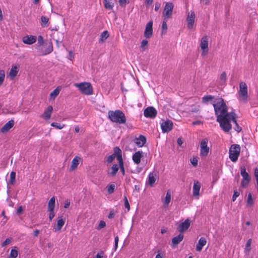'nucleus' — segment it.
Instances as JSON below:
<instances>
[{"instance_id": "obj_1", "label": "nucleus", "mask_w": 258, "mask_h": 258, "mask_svg": "<svg viewBox=\"0 0 258 258\" xmlns=\"http://www.w3.org/2000/svg\"><path fill=\"white\" fill-rule=\"evenodd\" d=\"M217 121L219 123L220 126L225 132H229L232 128L230 121H232L231 116H234V112H228V107L223 99L219 98L218 101L213 103Z\"/></svg>"}, {"instance_id": "obj_2", "label": "nucleus", "mask_w": 258, "mask_h": 258, "mask_svg": "<svg viewBox=\"0 0 258 258\" xmlns=\"http://www.w3.org/2000/svg\"><path fill=\"white\" fill-rule=\"evenodd\" d=\"M108 113V118L112 122L119 124H124L126 123V117L122 111L120 110H110Z\"/></svg>"}, {"instance_id": "obj_3", "label": "nucleus", "mask_w": 258, "mask_h": 258, "mask_svg": "<svg viewBox=\"0 0 258 258\" xmlns=\"http://www.w3.org/2000/svg\"><path fill=\"white\" fill-rule=\"evenodd\" d=\"M74 85L78 88L82 94L87 95H90L93 94V88L90 83L83 82L81 83H75Z\"/></svg>"}, {"instance_id": "obj_4", "label": "nucleus", "mask_w": 258, "mask_h": 258, "mask_svg": "<svg viewBox=\"0 0 258 258\" xmlns=\"http://www.w3.org/2000/svg\"><path fill=\"white\" fill-rule=\"evenodd\" d=\"M240 152V147L239 145L233 144L229 149V158L233 162H235L239 156Z\"/></svg>"}, {"instance_id": "obj_5", "label": "nucleus", "mask_w": 258, "mask_h": 258, "mask_svg": "<svg viewBox=\"0 0 258 258\" xmlns=\"http://www.w3.org/2000/svg\"><path fill=\"white\" fill-rule=\"evenodd\" d=\"M115 158H116L118 163L120 159H121V160L122 159V151L118 147H115L113 148V153L107 157V161L110 163Z\"/></svg>"}, {"instance_id": "obj_6", "label": "nucleus", "mask_w": 258, "mask_h": 258, "mask_svg": "<svg viewBox=\"0 0 258 258\" xmlns=\"http://www.w3.org/2000/svg\"><path fill=\"white\" fill-rule=\"evenodd\" d=\"M240 174L242 177V179L241 182V186L245 188L248 185L250 181V177L246 171V169L244 167H240Z\"/></svg>"}, {"instance_id": "obj_7", "label": "nucleus", "mask_w": 258, "mask_h": 258, "mask_svg": "<svg viewBox=\"0 0 258 258\" xmlns=\"http://www.w3.org/2000/svg\"><path fill=\"white\" fill-rule=\"evenodd\" d=\"M208 141L207 138H204L200 143V156L201 157H206L209 153L210 148L208 147Z\"/></svg>"}, {"instance_id": "obj_8", "label": "nucleus", "mask_w": 258, "mask_h": 258, "mask_svg": "<svg viewBox=\"0 0 258 258\" xmlns=\"http://www.w3.org/2000/svg\"><path fill=\"white\" fill-rule=\"evenodd\" d=\"M173 7L174 6L172 3L167 2L166 3L163 12V15L164 17V20H167L168 19L171 17Z\"/></svg>"}, {"instance_id": "obj_9", "label": "nucleus", "mask_w": 258, "mask_h": 258, "mask_svg": "<svg viewBox=\"0 0 258 258\" xmlns=\"http://www.w3.org/2000/svg\"><path fill=\"white\" fill-rule=\"evenodd\" d=\"M173 122L169 119H167L161 123V127L163 133H168L173 128Z\"/></svg>"}, {"instance_id": "obj_10", "label": "nucleus", "mask_w": 258, "mask_h": 258, "mask_svg": "<svg viewBox=\"0 0 258 258\" xmlns=\"http://www.w3.org/2000/svg\"><path fill=\"white\" fill-rule=\"evenodd\" d=\"M157 114V110L152 106L146 108L144 111V116L151 118H155Z\"/></svg>"}, {"instance_id": "obj_11", "label": "nucleus", "mask_w": 258, "mask_h": 258, "mask_svg": "<svg viewBox=\"0 0 258 258\" xmlns=\"http://www.w3.org/2000/svg\"><path fill=\"white\" fill-rule=\"evenodd\" d=\"M195 14L194 11H191L188 13L186 22H187V27L188 29H191L195 23Z\"/></svg>"}, {"instance_id": "obj_12", "label": "nucleus", "mask_w": 258, "mask_h": 258, "mask_svg": "<svg viewBox=\"0 0 258 258\" xmlns=\"http://www.w3.org/2000/svg\"><path fill=\"white\" fill-rule=\"evenodd\" d=\"M45 45H47V46L46 48H41L40 49H39L38 51L40 55H45L52 52L53 49L52 43L51 42H49L48 44L46 43Z\"/></svg>"}, {"instance_id": "obj_13", "label": "nucleus", "mask_w": 258, "mask_h": 258, "mask_svg": "<svg viewBox=\"0 0 258 258\" xmlns=\"http://www.w3.org/2000/svg\"><path fill=\"white\" fill-rule=\"evenodd\" d=\"M239 96L243 97L244 100L247 98V87L245 83L241 82L239 84Z\"/></svg>"}, {"instance_id": "obj_14", "label": "nucleus", "mask_w": 258, "mask_h": 258, "mask_svg": "<svg viewBox=\"0 0 258 258\" xmlns=\"http://www.w3.org/2000/svg\"><path fill=\"white\" fill-rule=\"evenodd\" d=\"M153 22L152 21H149L146 26L145 30L144 31V36L146 38H150L153 35Z\"/></svg>"}, {"instance_id": "obj_15", "label": "nucleus", "mask_w": 258, "mask_h": 258, "mask_svg": "<svg viewBox=\"0 0 258 258\" xmlns=\"http://www.w3.org/2000/svg\"><path fill=\"white\" fill-rule=\"evenodd\" d=\"M190 222L188 219H186L183 222L180 223L178 226V230L180 232L186 231L190 226Z\"/></svg>"}, {"instance_id": "obj_16", "label": "nucleus", "mask_w": 258, "mask_h": 258, "mask_svg": "<svg viewBox=\"0 0 258 258\" xmlns=\"http://www.w3.org/2000/svg\"><path fill=\"white\" fill-rule=\"evenodd\" d=\"M37 40V37L33 35H27L23 37L22 39L23 42L25 44L31 45L34 43Z\"/></svg>"}, {"instance_id": "obj_17", "label": "nucleus", "mask_w": 258, "mask_h": 258, "mask_svg": "<svg viewBox=\"0 0 258 258\" xmlns=\"http://www.w3.org/2000/svg\"><path fill=\"white\" fill-rule=\"evenodd\" d=\"M14 120L11 119L7 122L1 128V132L2 133H7L14 125Z\"/></svg>"}, {"instance_id": "obj_18", "label": "nucleus", "mask_w": 258, "mask_h": 258, "mask_svg": "<svg viewBox=\"0 0 258 258\" xmlns=\"http://www.w3.org/2000/svg\"><path fill=\"white\" fill-rule=\"evenodd\" d=\"M200 46L201 49L203 50L202 53L203 55L205 51H206V52H208V41L207 36H204L202 38Z\"/></svg>"}, {"instance_id": "obj_19", "label": "nucleus", "mask_w": 258, "mask_h": 258, "mask_svg": "<svg viewBox=\"0 0 258 258\" xmlns=\"http://www.w3.org/2000/svg\"><path fill=\"white\" fill-rule=\"evenodd\" d=\"M143 154L142 151H139L133 155L132 159L135 163L139 164L141 162V159L143 156Z\"/></svg>"}, {"instance_id": "obj_20", "label": "nucleus", "mask_w": 258, "mask_h": 258, "mask_svg": "<svg viewBox=\"0 0 258 258\" xmlns=\"http://www.w3.org/2000/svg\"><path fill=\"white\" fill-rule=\"evenodd\" d=\"M201 188V183L198 180L194 181V184L193 186V196H199V192Z\"/></svg>"}, {"instance_id": "obj_21", "label": "nucleus", "mask_w": 258, "mask_h": 258, "mask_svg": "<svg viewBox=\"0 0 258 258\" xmlns=\"http://www.w3.org/2000/svg\"><path fill=\"white\" fill-rule=\"evenodd\" d=\"M136 144L139 147H143L146 142V138L143 135H140L139 138L135 139Z\"/></svg>"}, {"instance_id": "obj_22", "label": "nucleus", "mask_w": 258, "mask_h": 258, "mask_svg": "<svg viewBox=\"0 0 258 258\" xmlns=\"http://www.w3.org/2000/svg\"><path fill=\"white\" fill-rule=\"evenodd\" d=\"M52 110L53 107L52 106H48L47 108L45 110L43 114L42 115V117L46 120L49 119L51 117Z\"/></svg>"}, {"instance_id": "obj_23", "label": "nucleus", "mask_w": 258, "mask_h": 258, "mask_svg": "<svg viewBox=\"0 0 258 258\" xmlns=\"http://www.w3.org/2000/svg\"><path fill=\"white\" fill-rule=\"evenodd\" d=\"M157 174L155 171L151 172L148 175V184L153 186L156 180Z\"/></svg>"}, {"instance_id": "obj_24", "label": "nucleus", "mask_w": 258, "mask_h": 258, "mask_svg": "<svg viewBox=\"0 0 258 258\" xmlns=\"http://www.w3.org/2000/svg\"><path fill=\"white\" fill-rule=\"evenodd\" d=\"M206 243L207 241L205 238H200L196 246V250L198 251H201L203 246L206 245Z\"/></svg>"}, {"instance_id": "obj_25", "label": "nucleus", "mask_w": 258, "mask_h": 258, "mask_svg": "<svg viewBox=\"0 0 258 258\" xmlns=\"http://www.w3.org/2000/svg\"><path fill=\"white\" fill-rule=\"evenodd\" d=\"M183 235L180 233L177 236L174 237L172 239V243L173 244L177 245L183 240Z\"/></svg>"}, {"instance_id": "obj_26", "label": "nucleus", "mask_w": 258, "mask_h": 258, "mask_svg": "<svg viewBox=\"0 0 258 258\" xmlns=\"http://www.w3.org/2000/svg\"><path fill=\"white\" fill-rule=\"evenodd\" d=\"M19 69L17 66H13L10 70L9 75L12 79H13L17 75Z\"/></svg>"}, {"instance_id": "obj_27", "label": "nucleus", "mask_w": 258, "mask_h": 258, "mask_svg": "<svg viewBox=\"0 0 258 258\" xmlns=\"http://www.w3.org/2000/svg\"><path fill=\"white\" fill-rule=\"evenodd\" d=\"M64 224V220L62 218V217H59V219L57 220L56 226L54 228V231H56L60 230Z\"/></svg>"}, {"instance_id": "obj_28", "label": "nucleus", "mask_w": 258, "mask_h": 258, "mask_svg": "<svg viewBox=\"0 0 258 258\" xmlns=\"http://www.w3.org/2000/svg\"><path fill=\"white\" fill-rule=\"evenodd\" d=\"M55 198L52 197L48 203V211H53L55 207Z\"/></svg>"}, {"instance_id": "obj_29", "label": "nucleus", "mask_w": 258, "mask_h": 258, "mask_svg": "<svg viewBox=\"0 0 258 258\" xmlns=\"http://www.w3.org/2000/svg\"><path fill=\"white\" fill-rule=\"evenodd\" d=\"M231 118H232V121L235 123V125L234 127V129L235 131H236L237 133H239L241 131L242 128L240 127L238 124L237 122V120L236 119V114H234V116H231Z\"/></svg>"}, {"instance_id": "obj_30", "label": "nucleus", "mask_w": 258, "mask_h": 258, "mask_svg": "<svg viewBox=\"0 0 258 258\" xmlns=\"http://www.w3.org/2000/svg\"><path fill=\"white\" fill-rule=\"evenodd\" d=\"M18 254L17 247L15 246L11 250L10 254L8 258H16Z\"/></svg>"}, {"instance_id": "obj_31", "label": "nucleus", "mask_w": 258, "mask_h": 258, "mask_svg": "<svg viewBox=\"0 0 258 258\" xmlns=\"http://www.w3.org/2000/svg\"><path fill=\"white\" fill-rule=\"evenodd\" d=\"M16 182V172L12 171L10 173V178L8 182V184L13 185Z\"/></svg>"}, {"instance_id": "obj_32", "label": "nucleus", "mask_w": 258, "mask_h": 258, "mask_svg": "<svg viewBox=\"0 0 258 258\" xmlns=\"http://www.w3.org/2000/svg\"><path fill=\"white\" fill-rule=\"evenodd\" d=\"M80 158L76 156L72 161L71 168L72 170L75 169L79 165V159Z\"/></svg>"}, {"instance_id": "obj_33", "label": "nucleus", "mask_w": 258, "mask_h": 258, "mask_svg": "<svg viewBox=\"0 0 258 258\" xmlns=\"http://www.w3.org/2000/svg\"><path fill=\"white\" fill-rule=\"evenodd\" d=\"M44 44V39L41 35H39L37 38V43L36 44V47L39 50V47Z\"/></svg>"}, {"instance_id": "obj_34", "label": "nucleus", "mask_w": 258, "mask_h": 258, "mask_svg": "<svg viewBox=\"0 0 258 258\" xmlns=\"http://www.w3.org/2000/svg\"><path fill=\"white\" fill-rule=\"evenodd\" d=\"M109 37V33L107 31H103L100 35L99 42H103Z\"/></svg>"}, {"instance_id": "obj_35", "label": "nucleus", "mask_w": 258, "mask_h": 258, "mask_svg": "<svg viewBox=\"0 0 258 258\" xmlns=\"http://www.w3.org/2000/svg\"><path fill=\"white\" fill-rule=\"evenodd\" d=\"M103 3L104 5V7L106 9L111 10L113 9L114 7V3L108 1V0H103Z\"/></svg>"}, {"instance_id": "obj_36", "label": "nucleus", "mask_w": 258, "mask_h": 258, "mask_svg": "<svg viewBox=\"0 0 258 258\" xmlns=\"http://www.w3.org/2000/svg\"><path fill=\"white\" fill-rule=\"evenodd\" d=\"M60 91V89L59 87H57L55 88L52 92H51L50 94V96L53 99H54L59 94V93Z\"/></svg>"}, {"instance_id": "obj_37", "label": "nucleus", "mask_w": 258, "mask_h": 258, "mask_svg": "<svg viewBox=\"0 0 258 258\" xmlns=\"http://www.w3.org/2000/svg\"><path fill=\"white\" fill-rule=\"evenodd\" d=\"M118 169H119V165H117V164H114L112 165V166L111 167V170H112V171L111 172V175L112 176H114L116 175V174L117 173L118 170Z\"/></svg>"}, {"instance_id": "obj_38", "label": "nucleus", "mask_w": 258, "mask_h": 258, "mask_svg": "<svg viewBox=\"0 0 258 258\" xmlns=\"http://www.w3.org/2000/svg\"><path fill=\"white\" fill-rule=\"evenodd\" d=\"M246 203L248 206H252L254 204V201L252 198V195L251 193L248 194L247 199L246 200Z\"/></svg>"}, {"instance_id": "obj_39", "label": "nucleus", "mask_w": 258, "mask_h": 258, "mask_svg": "<svg viewBox=\"0 0 258 258\" xmlns=\"http://www.w3.org/2000/svg\"><path fill=\"white\" fill-rule=\"evenodd\" d=\"M49 20V18L46 16H42L41 17V26L45 27L46 26Z\"/></svg>"}, {"instance_id": "obj_40", "label": "nucleus", "mask_w": 258, "mask_h": 258, "mask_svg": "<svg viewBox=\"0 0 258 258\" xmlns=\"http://www.w3.org/2000/svg\"><path fill=\"white\" fill-rule=\"evenodd\" d=\"M171 201V194L169 191L166 192V197L164 199V203L166 205H168Z\"/></svg>"}, {"instance_id": "obj_41", "label": "nucleus", "mask_w": 258, "mask_h": 258, "mask_svg": "<svg viewBox=\"0 0 258 258\" xmlns=\"http://www.w3.org/2000/svg\"><path fill=\"white\" fill-rule=\"evenodd\" d=\"M214 99V97L212 95H206L203 97L202 98V102L203 103H207L209 101L212 100Z\"/></svg>"}, {"instance_id": "obj_42", "label": "nucleus", "mask_w": 258, "mask_h": 258, "mask_svg": "<svg viewBox=\"0 0 258 258\" xmlns=\"http://www.w3.org/2000/svg\"><path fill=\"white\" fill-rule=\"evenodd\" d=\"M118 164H119V167L120 169V171L121 172L122 175H124L125 169H124V167L123 159H122L121 160V159H120L119 162L118 163Z\"/></svg>"}, {"instance_id": "obj_43", "label": "nucleus", "mask_w": 258, "mask_h": 258, "mask_svg": "<svg viewBox=\"0 0 258 258\" xmlns=\"http://www.w3.org/2000/svg\"><path fill=\"white\" fill-rule=\"evenodd\" d=\"M107 188L108 193L109 194H111L114 192L115 188V186L114 184H112L108 185Z\"/></svg>"}, {"instance_id": "obj_44", "label": "nucleus", "mask_w": 258, "mask_h": 258, "mask_svg": "<svg viewBox=\"0 0 258 258\" xmlns=\"http://www.w3.org/2000/svg\"><path fill=\"white\" fill-rule=\"evenodd\" d=\"M162 29L161 34H165L167 32V25L165 20L162 22Z\"/></svg>"}, {"instance_id": "obj_45", "label": "nucleus", "mask_w": 258, "mask_h": 258, "mask_svg": "<svg viewBox=\"0 0 258 258\" xmlns=\"http://www.w3.org/2000/svg\"><path fill=\"white\" fill-rule=\"evenodd\" d=\"M123 200L124 202V207L127 209V211H129L130 210V205L126 196H124Z\"/></svg>"}, {"instance_id": "obj_46", "label": "nucleus", "mask_w": 258, "mask_h": 258, "mask_svg": "<svg viewBox=\"0 0 258 258\" xmlns=\"http://www.w3.org/2000/svg\"><path fill=\"white\" fill-rule=\"evenodd\" d=\"M51 125L53 127H54L57 129H62L64 126V124L61 125L60 124L57 123V122H52L51 124Z\"/></svg>"}, {"instance_id": "obj_47", "label": "nucleus", "mask_w": 258, "mask_h": 258, "mask_svg": "<svg viewBox=\"0 0 258 258\" xmlns=\"http://www.w3.org/2000/svg\"><path fill=\"white\" fill-rule=\"evenodd\" d=\"M5 77V73L4 70L0 71V86L4 82Z\"/></svg>"}, {"instance_id": "obj_48", "label": "nucleus", "mask_w": 258, "mask_h": 258, "mask_svg": "<svg viewBox=\"0 0 258 258\" xmlns=\"http://www.w3.org/2000/svg\"><path fill=\"white\" fill-rule=\"evenodd\" d=\"M12 238L11 237L7 238L2 244L1 246L4 247L6 245L9 244L12 241Z\"/></svg>"}, {"instance_id": "obj_49", "label": "nucleus", "mask_w": 258, "mask_h": 258, "mask_svg": "<svg viewBox=\"0 0 258 258\" xmlns=\"http://www.w3.org/2000/svg\"><path fill=\"white\" fill-rule=\"evenodd\" d=\"M251 243V239H249L246 243L245 250L249 252L250 250V245Z\"/></svg>"}, {"instance_id": "obj_50", "label": "nucleus", "mask_w": 258, "mask_h": 258, "mask_svg": "<svg viewBox=\"0 0 258 258\" xmlns=\"http://www.w3.org/2000/svg\"><path fill=\"white\" fill-rule=\"evenodd\" d=\"M220 79L221 81L222 82V83L226 82V81L227 79V77H226V74L225 72H223L222 73V74L220 75Z\"/></svg>"}, {"instance_id": "obj_51", "label": "nucleus", "mask_w": 258, "mask_h": 258, "mask_svg": "<svg viewBox=\"0 0 258 258\" xmlns=\"http://www.w3.org/2000/svg\"><path fill=\"white\" fill-rule=\"evenodd\" d=\"M106 226V223L105 221L101 220L100 221L98 227H97V230H100L101 229L105 227Z\"/></svg>"}, {"instance_id": "obj_52", "label": "nucleus", "mask_w": 258, "mask_h": 258, "mask_svg": "<svg viewBox=\"0 0 258 258\" xmlns=\"http://www.w3.org/2000/svg\"><path fill=\"white\" fill-rule=\"evenodd\" d=\"M148 43V41L147 40H143L141 42V48L143 49V50H145L146 48H145V46H147Z\"/></svg>"}, {"instance_id": "obj_53", "label": "nucleus", "mask_w": 258, "mask_h": 258, "mask_svg": "<svg viewBox=\"0 0 258 258\" xmlns=\"http://www.w3.org/2000/svg\"><path fill=\"white\" fill-rule=\"evenodd\" d=\"M239 192L237 190H234L232 196V201H235L236 198L239 196Z\"/></svg>"}, {"instance_id": "obj_54", "label": "nucleus", "mask_w": 258, "mask_h": 258, "mask_svg": "<svg viewBox=\"0 0 258 258\" xmlns=\"http://www.w3.org/2000/svg\"><path fill=\"white\" fill-rule=\"evenodd\" d=\"M49 212V219L50 221H51L52 219L54 218L55 216V214L53 211H48Z\"/></svg>"}, {"instance_id": "obj_55", "label": "nucleus", "mask_w": 258, "mask_h": 258, "mask_svg": "<svg viewBox=\"0 0 258 258\" xmlns=\"http://www.w3.org/2000/svg\"><path fill=\"white\" fill-rule=\"evenodd\" d=\"M190 162L194 166L196 167L198 165V160L196 158H193Z\"/></svg>"}, {"instance_id": "obj_56", "label": "nucleus", "mask_w": 258, "mask_h": 258, "mask_svg": "<svg viewBox=\"0 0 258 258\" xmlns=\"http://www.w3.org/2000/svg\"><path fill=\"white\" fill-rule=\"evenodd\" d=\"M118 240H119V238H118V236H115V238H114V242H115L114 249H115V250H116L117 248Z\"/></svg>"}, {"instance_id": "obj_57", "label": "nucleus", "mask_w": 258, "mask_h": 258, "mask_svg": "<svg viewBox=\"0 0 258 258\" xmlns=\"http://www.w3.org/2000/svg\"><path fill=\"white\" fill-rule=\"evenodd\" d=\"M104 253L103 251H100L96 254V258H103Z\"/></svg>"}, {"instance_id": "obj_58", "label": "nucleus", "mask_w": 258, "mask_h": 258, "mask_svg": "<svg viewBox=\"0 0 258 258\" xmlns=\"http://www.w3.org/2000/svg\"><path fill=\"white\" fill-rule=\"evenodd\" d=\"M70 205V200H66L64 202V208L66 209L69 208Z\"/></svg>"}, {"instance_id": "obj_59", "label": "nucleus", "mask_w": 258, "mask_h": 258, "mask_svg": "<svg viewBox=\"0 0 258 258\" xmlns=\"http://www.w3.org/2000/svg\"><path fill=\"white\" fill-rule=\"evenodd\" d=\"M161 7V4L159 2H156L155 4V11H158Z\"/></svg>"}, {"instance_id": "obj_60", "label": "nucleus", "mask_w": 258, "mask_h": 258, "mask_svg": "<svg viewBox=\"0 0 258 258\" xmlns=\"http://www.w3.org/2000/svg\"><path fill=\"white\" fill-rule=\"evenodd\" d=\"M118 2L121 6H124L127 3L126 0H118Z\"/></svg>"}, {"instance_id": "obj_61", "label": "nucleus", "mask_w": 258, "mask_h": 258, "mask_svg": "<svg viewBox=\"0 0 258 258\" xmlns=\"http://www.w3.org/2000/svg\"><path fill=\"white\" fill-rule=\"evenodd\" d=\"M23 211V209L22 206H20L17 210V214H21Z\"/></svg>"}, {"instance_id": "obj_62", "label": "nucleus", "mask_w": 258, "mask_h": 258, "mask_svg": "<svg viewBox=\"0 0 258 258\" xmlns=\"http://www.w3.org/2000/svg\"><path fill=\"white\" fill-rule=\"evenodd\" d=\"M114 213L112 211H110L109 214L108 215V217L109 219H111L114 217Z\"/></svg>"}, {"instance_id": "obj_63", "label": "nucleus", "mask_w": 258, "mask_h": 258, "mask_svg": "<svg viewBox=\"0 0 258 258\" xmlns=\"http://www.w3.org/2000/svg\"><path fill=\"white\" fill-rule=\"evenodd\" d=\"M177 143L179 146H181L183 144V141L181 138H179L177 140Z\"/></svg>"}, {"instance_id": "obj_64", "label": "nucleus", "mask_w": 258, "mask_h": 258, "mask_svg": "<svg viewBox=\"0 0 258 258\" xmlns=\"http://www.w3.org/2000/svg\"><path fill=\"white\" fill-rule=\"evenodd\" d=\"M199 111V108L198 107H196L191 109L190 111L191 112H198Z\"/></svg>"}]
</instances>
